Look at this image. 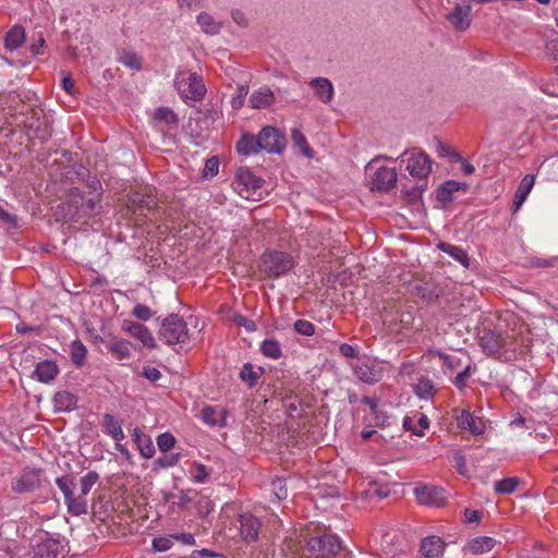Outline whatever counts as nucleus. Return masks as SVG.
<instances>
[{
  "label": "nucleus",
  "mask_w": 558,
  "mask_h": 558,
  "mask_svg": "<svg viewBox=\"0 0 558 558\" xmlns=\"http://www.w3.org/2000/svg\"><path fill=\"white\" fill-rule=\"evenodd\" d=\"M275 102V95L269 87H262L255 90L250 97V105L253 109H266Z\"/></svg>",
  "instance_id": "cd10ccee"
},
{
  "label": "nucleus",
  "mask_w": 558,
  "mask_h": 558,
  "mask_svg": "<svg viewBox=\"0 0 558 558\" xmlns=\"http://www.w3.org/2000/svg\"><path fill=\"white\" fill-rule=\"evenodd\" d=\"M191 476L196 483H205L209 477V472L204 464L194 463L190 470Z\"/></svg>",
  "instance_id": "603ef678"
},
{
  "label": "nucleus",
  "mask_w": 558,
  "mask_h": 558,
  "mask_svg": "<svg viewBox=\"0 0 558 558\" xmlns=\"http://www.w3.org/2000/svg\"><path fill=\"white\" fill-rule=\"evenodd\" d=\"M132 315L142 322H147L151 318L153 312L145 304H136L132 311Z\"/></svg>",
  "instance_id": "4d7b16f0"
},
{
  "label": "nucleus",
  "mask_w": 558,
  "mask_h": 558,
  "mask_svg": "<svg viewBox=\"0 0 558 558\" xmlns=\"http://www.w3.org/2000/svg\"><path fill=\"white\" fill-rule=\"evenodd\" d=\"M133 437L137 449L144 458L149 459L155 454V446L148 435L142 433L140 428H135Z\"/></svg>",
  "instance_id": "f704fd0d"
},
{
  "label": "nucleus",
  "mask_w": 558,
  "mask_h": 558,
  "mask_svg": "<svg viewBox=\"0 0 558 558\" xmlns=\"http://www.w3.org/2000/svg\"><path fill=\"white\" fill-rule=\"evenodd\" d=\"M452 413L460 429L468 430L475 436L484 433V421L481 417L473 415L469 410L453 409Z\"/></svg>",
  "instance_id": "f8f14e48"
},
{
  "label": "nucleus",
  "mask_w": 558,
  "mask_h": 558,
  "mask_svg": "<svg viewBox=\"0 0 558 558\" xmlns=\"http://www.w3.org/2000/svg\"><path fill=\"white\" fill-rule=\"evenodd\" d=\"M102 426L105 428V432L108 435H110L116 441H121L124 439V433L122 430L121 423L112 414H104Z\"/></svg>",
  "instance_id": "c9c22d12"
},
{
  "label": "nucleus",
  "mask_w": 558,
  "mask_h": 558,
  "mask_svg": "<svg viewBox=\"0 0 558 558\" xmlns=\"http://www.w3.org/2000/svg\"><path fill=\"white\" fill-rule=\"evenodd\" d=\"M468 185L465 183H460L454 180H449L442 183L437 190V198L441 203H447L452 201V194L460 190L466 191Z\"/></svg>",
  "instance_id": "c756f323"
},
{
  "label": "nucleus",
  "mask_w": 558,
  "mask_h": 558,
  "mask_svg": "<svg viewBox=\"0 0 558 558\" xmlns=\"http://www.w3.org/2000/svg\"><path fill=\"white\" fill-rule=\"evenodd\" d=\"M174 539L181 542L184 545H194L195 544V537L191 533H179L171 535Z\"/></svg>",
  "instance_id": "774afa93"
},
{
  "label": "nucleus",
  "mask_w": 558,
  "mask_h": 558,
  "mask_svg": "<svg viewBox=\"0 0 558 558\" xmlns=\"http://www.w3.org/2000/svg\"><path fill=\"white\" fill-rule=\"evenodd\" d=\"M433 161L425 153L412 154L407 162V170L413 178L425 179L432 171Z\"/></svg>",
  "instance_id": "2eb2a0df"
},
{
  "label": "nucleus",
  "mask_w": 558,
  "mask_h": 558,
  "mask_svg": "<svg viewBox=\"0 0 558 558\" xmlns=\"http://www.w3.org/2000/svg\"><path fill=\"white\" fill-rule=\"evenodd\" d=\"M427 355L438 357L442 362L444 368L454 372L461 366V360L456 355L447 354L438 350H428Z\"/></svg>",
  "instance_id": "4c0bfd02"
},
{
  "label": "nucleus",
  "mask_w": 558,
  "mask_h": 558,
  "mask_svg": "<svg viewBox=\"0 0 558 558\" xmlns=\"http://www.w3.org/2000/svg\"><path fill=\"white\" fill-rule=\"evenodd\" d=\"M413 391L420 399L429 400L436 396L437 388L432 379L421 376L413 386Z\"/></svg>",
  "instance_id": "473e14b6"
},
{
  "label": "nucleus",
  "mask_w": 558,
  "mask_h": 558,
  "mask_svg": "<svg viewBox=\"0 0 558 558\" xmlns=\"http://www.w3.org/2000/svg\"><path fill=\"white\" fill-rule=\"evenodd\" d=\"M438 247L464 267H469L470 258L465 250L450 243L441 242Z\"/></svg>",
  "instance_id": "e433bc0d"
},
{
  "label": "nucleus",
  "mask_w": 558,
  "mask_h": 558,
  "mask_svg": "<svg viewBox=\"0 0 558 558\" xmlns=\"http://www.w3.org/2000/svg\"><path fill=\"white\" fill-rule=\"evenodd\" d=\"M311 87L314 89L316 97L325 104L332 99L333 87L331 82L325 77H316L310 82Z\"/></svg>",
  "instance_id": "bb28decb"
},
{
  "label": "nucleus",
  "mask_w": 558,
  "mask_h": 558,
  "mask_svg": "<svg viewBox=\"0 0 558 558\" xmlns=\"http://www.w3.org/2000/svg\"><path fill=\"white\" fill-rule=\"evenodd\" d=\"M56 484L63 493L68 511L73 515L87 513V500L82 495H75L76 483L73 476L63 475L56 478Z\"/></svg>",
  "instance_id": "423d86ee"
},
{
  "label": "nucleus",
  "mask_w": 558,
  "mask_h": 558,
  "mask_svg": "<svg viewBox=\"0 0 558 558\" xmlns=\"http://www.w3.org/2000/svg\"><path fill=\"white\" fill-rule=\"evenodd\" d=\"M98 480L99 474L96 471H89L84 476H82L80 480L81 493L78 495H82L86 498L92 487L98 482Z\"/></svg>",
  "instance_id": "a18cd8bd"
},
{
  "label": "nucleus",
  "mask_w": 558,
  "mask_h": 558,
  "mask_svg": "<svg viewBox=\"0 0 558 558\" xmlns=\"http://www.w3.org/2000/svg\"><path fill=\"white\" fill-rule=\"evenodd\" d=\"M122 330L137 339L144 347L149 349L156 348V341L153 333L143 324L125 319L122 323Z\"/></svg>",
  "instance_id": "f3484780"
},
{
  "label": "nucleus",
  "mask_w": 558,
  "mask_h": 558,
  "mask_svg": "<svg viewBox=\"0 0 558 558\" xmlns=\"http://www.w3.org/2000/svg\"><path fill=\"white\" fill-rule=\"evenodd\" d=\"M173 537L171 536H162L153 539V548L156 551H166L170 549L173 545Z\"/></svg>",
  "instance_id": "bf43d9fd"
},
{
  "label": "nucleus",
  "mask_w": 558,
  "mask_h": 558,
  "mask_svg": "<svg viewBox=\"0 0 558 558\" xmlns=\"http://www.w3.org/2000/svg\"><path fill=\"white\" fill-rule=\"evenodd\" d=\"M163 453H165L163 456L157 458L154 461V470L173 466L179 462V460L181 458L180 453H167V452H163Z\"/></svg>",
  "instance_id": "49530a36"
},
{
  "label": "nucleus",
  "mask_w": 558,
  "mask_h": 558,
  "mask_svg": "<svg viewBox=\"0 0 558 558\" xmlns=\"http://www.w3.org/2000/svg\"><path fill=\"white\" fill-rule=\"evenodd\" d=\"M52 402L57 411L70 412L76 408L77 397L68 390H61L53 395Z\"/></svg>",
  "instance_id": "393cba45"
},
{
  "label": "nucleus",
  "mask_w": 558,
  "mask_h": 558,
  "mask_svg": "<svg viewBox=\"0 0 558 558\" xmlns=\"http://www.w3.org/2000/svg\"><path fill=\"white\" fill-rule=\"evenodd\" d=\"M197 23L201 25L202 29L206 34L215 35L219 33L221 28V24L219 22H216L213 16L209 14L202 12L197 16Z\"/></svg>",
  "instance_id": "a19ab883"
},
{
  "label": "nucleus",
  "mask_w": 558,
  "mask_h": 558,
  "mask_svg": "<svg viewBox=\"0 0 558 558\" xmlns=\"http://www.w3.org/2000/svg\"><path fill=\"white\" fill-rule=\"evenodd\" d=\"M190 558H225V556L222 554L204 548L201 550H193Z\"/></svg>",
  "instance_id": "680f3d73"
},
{
  "label": "nucleus",
  "mask_w": 558,
  "mask_h": 558,
  "mask_svg": "<svg viewBox=\"0 0 558 558\" xmlns=\"http://www.w3.org/2000/svg\"><path fill=\"white\" fill-rule=\"evenodd\" d=\"M25 41V29L22 26H13L4 37V48L13 51L20 48Z\"/></svg>",
  "instance_id": "72a5a7b5"
},
{
  "label": "nucleus",
  "mask_w": 558,
  "mask_h": 558,
  "mask_svg": "<svg viewBox=\"0 0 558 558\" xmlns=\"http://www.w3.org/2000/svg\"><path fill=\"white\" fill-rule=\"evenodd\" d=\"M21 123L29 138L46 142L51 136V126L41 109H29Z\"/></svg>",
  "instance_id": "6e6552de"
},
{
  "label": "nucleus",
  "mask_w": 558,
  "mask_h": 558,
  "mask_svg": "<svg viewBox=\"0 0 558 558\" xmlns=\"http://www.w3.org/2000/svg\"><path fill=\"white\" fill-rule=\"evenodd\" d=\"M174 87L184 100L201 101L207 92L202 76L189 71H180L175 75Z\"/></svg>",
  "instance_id": "7ed1b4c3"
},
{
  "label": "nucleus",
  "mask_w": 558,
  "mask_h": 558,
  "mask_svg": "<svg viewBox=\"0 0 558 558\" xmlns=\"http://www.w3.org/2000/svg\"><path fill=\"white\" fill-rule=\"evenodd\" d=\"M436 141V153L438 154L439 157H448V156H452L453 157V153H451V149L449 146H447L445 143H442L439 138H435Z\"/></svg>",
  "instance_id": "69168bd1"
},
{
  "label": "nucleus",
  "mask_w": 558,
  "mask_h": 558,
  "mask_svg": "<svg viewBox=\"0 0 558 558\" xmlns=\"http://www.w3.org/2000/svg\"><path fill=\"white\" fill-rule=\"evenodd\" d=\"M361 401L369 408L372 414L374 415L375 424L377 426L384 425L385 421H386V416L380 415L379 398L364 396Z\"/></svg>",
  "instance_id": "37998d69"
},
{
  "label": "nucleus",
  "mask_w": 558,
  "mask_h": 558,
  "mask_svg": "<svg viewBox=\"0 0 558 558\" xmlns=\"http://www.w3.org/2000/svg\"><path fill=\"white\" fill-rule=\"evenodd\" d=\"M339 351L345 357H349V359L357 357V350L348 343H342L339 347Z\"/></svg>",
  "instance_id": "338daca9"
},
{
  "label": "nucleus",
  "mask_w": 558,
  "mask_h": 558,
  "mask_svg": "<svg viewBox=\"0 0 558 558\" xmlns=\"http://www.w3.org/2000/svg\"><path fill=\"white\" fill-rule=\"evenodd\" d=\"M519 484L517 477H507L495 483V490L498 494H511L515 490Z\"/></svg>",
  "instance_id": "de8ad7c7"
},
{
  "label": "nucleus",
  "mask_w": 558,
  "mask_h": 558,
  "mask_svg": "<svg viewBox=\"0 0 558 558\" xmlns=\"http://www.w3.org/2000/svg\"><path fill=\"white\" fill-rule=\"evenodd\" d=\"M44 481L41 468L25 466L20 474L11 480L10 488L14 494H31L39 489Z\"/></svg>",
  "instance_id": "0eeeda50"
},
{
  "label": "nucleus",
  "mask_w": 558,
  "mask_h": 558,
  "mask_svg": "<svg viewBox=\"0 0 558 558\" xmlns=\"http://www.w3.org/2000/svg\"><path fill=\"white\" fill-rule=\"evenodd\" d=\"M34 558H58L64 546L59 538L46 531H39L32 538Z\"/></svg>",
  "instance_id": "9d476101"
},
{
  "label": "nucleus",
  "mask_w": 558,
  "mask_h": 558,
  "mask_svg": "<svg viewBox=\"0 0 558 558\" xmlns=\"http://www.w3.org/2000/svg\"><path fill=\"white\" fill-rule=\"evenodd\" d=\"M260 352L264 356L278 360L282 356V349L276 339H265L260 344Z\"/></svg>",
  "instance_id": "ea45409f"
},
{
  "label": "nucleus",
  "mask_w": 558,
  "mask_h": 558,
  "mask_svg": "<svg viewBox=\"0 0 558 558\" xmlns=\"http://www.w3.org/2000/svg\"><path fill=\"white\" fill-rule=\"evenodd\" d=\"M158 204L155 195L148 192L136 191L130 193L126 199V206L133 214H143L144 210H153Z\"/></svg>",
  "instance_id": "ddd939ff"
},
{
  "label": "nucleus",
  "mask_w": 558,
  "mask_h": 558,
  "mask_svg": "<svg viewBox=\"0 0 558 558\" xmlns=\"http://www.w3.org/2000/svg\"><path fill=\"white\" fill-rule=\"evenodd\" d=\"M153 118L156 121L165 122L167 125H177L178 116L168 107H159L154 111Z\"/></svg>",
  "instance_id": "79ce46f5"
},
{
  "label": "nucleus",
  "mask_w": 558,
  "mask_h": 558,
  "mask_svg": "<svg viewBox=\"0 0 558 558\" xmlns=\"http://www.w3.org/2000/svg\"><path fill=\"white\" fill-rule=\"evenodd\" d=\"M142 375L153 383L157 381L161 377L160 371L153 366H145Z\"/></svg>",
  "instance_id": "e2e57ef3"
},
{
  "label": "nucleus",
  "mask_w": 558,
  "mask_h": 558,
  "mask_svg": "<svg viewBox=\"0 0 558 558\" xmlns=\"http://www.w3.org/2000/svg\"><path fill=\"white\" fill-rule=\"evenodd\" d=\"M295 266L293 257L282 251H266L262 254L258 269L267 278H278Z\"/></svg>",
  "instance_id": "f03ea898"
},
{
  "label": "nucleus",
  "mask_w": 558,
  "mask_h": 558,
  "mask_svg": "<svg viewBox=\"0 0 558 558\" xmlns=\"http://www.w3.org/2000/svg\"><path fill=\"white\" fill-rule=\"evenodd\" d=\"M118 61L133 70H140L142 68V57L130 49H121L118 53Z\"/></svg>",
  "instance_id": "58836bf2"
},
{
  "label": "nucleus",
  "mask_w": 558,
  "mask_h": 558,
  "mask_svg": "<svg viewBox=\"0 0 558 558\" xmlns=\"http://www.w3.org/2000/svg\"><path fill=\"white\" fill-rule=\"evenodd\" d=\"M414 494L421 505L440 507L446 501L445 490L433 485L417 486Z\"/></svg>",
  "instance_id": "4468645a"
},
{
  "label": "nucleus",
  "mask_w": 558,
  "mask_h": 558,
  "mask_svg": "<svg viewBox=\"0 0 558 558\" xmlns=\"http://www.w3.org/2000/svg\"><path fill=\"white\" fill-rule=\"evenodd\" d=\"M96 341L104 343L111 355L119 361L131 357V342L125 339L113 337L110 341H105L101 337H96Z\"/></svg>",
  "instance_id": "412c9836"
},
{
  "label": "nucleus",
  "mask_w": 558,
  "mask_h": 558,
  "mask_svg": "<svg viewBox=\"0 0 558 558\" xmlns=\"http://www.w3.org/2000/svg\"><path fill=\"white\" fill-rule=\"evenodd\" d=\"M286 136L274 126H264L257 135L243 133L236 142L235 149L242 156H251L265 150L279 154L286 147Z\"/></svg>",
  "instance_id": "f257e3e1"
},
{
  "label": "nucleus",
  "mask_w": 558,
  "mask_h": 558,
  "mask_svg": "<svg viewBox=\"0 0 558 558\" xmlns=\"http://www.w3.org/2000/svg\"><path fill=\"white\" fill-rule=\"evenodd\" d=\"M158 335L168 345L180 344L182 347L190 340L187 325L177 314H171L162 320Z\"/></svg>",
  "instance_id": "20e7f679"
},
{
  "label": "nucleus",
  "mask_w": 558,
  "mask_h": 558,
  "mask_svg": "<svg viewBox=\"0 0 558 558\" xmlns=\"http://www.w3.org/2000/svg\"><path fill=\"white\" fill-rule=\"evenodd\" d=\"M240 534L245 543L256 542L259 535L262 523L251 513L239 514Z\"/></svg>",
  "instance_id": "dca6fc26"
},
{
  "label": "nucleus",
  "mask_w": 558,
  "mask_h": 558,
  "mask_svg": "<svg viewBox=\"0 0 558 558\" xmlns=\"http://www.w3.org/2000/svg\"><path fill=\"white\" fill-rule=\"evenodd\" d=\"M402 426L405 430H409L416 436H423L424 430L429 427V420L426 414L418 413L417 422H414L411 416H405L403 418Z\"/></svg>",
  "instance_id": "2f4dec72"
},
{
  "label": "nucleus",
  "mask_w": 558,
  "mask_h": 558,
  "mask_svg": "<svg viewBox=\"0 0 558 558\" xmlns=\"http://www.w3.org/2000/svg\"><path fill=\"white\" fill-rule=\"evenodd\" d=\"M497 542L489 536H477L470 539L464 546V551L470 555H481L490 551Z\"/></svg>",
  "instance_id": "b1692460"
},
{
  "label": "nucleus",
  "mask_w": 558,
  "mask_h": 558,
  "mask_svg": "<svg viewBox=\"0 0 558 558\" xmlns=\"http://www.w3.org/2000/svg\"><path fill=\"white\" fill-rule=\"evenodd\" d=\"M478 343L487 355L496 359H500L509 351H515L510 337L498 330H483Z\"/></svg>",
  "instance_id": "39448f33"
},
{
  "label": "nucleus",
  "mask_w": 558,
  "mask_h": 558,
  "mask_svg": "<svg viewBox=\"0 0 558 558\" xmlns=\"http://www.w3.org/2000/svg\"><path fill=\"white\" fill-rule=\"evenodd\" d=\"M262 183L263 180L248 168H239L232 187L241 197L250 199L262 187Z\"/></svg>",
  "instance_id": "9b49d317"
},
{
  "label": "nucleus",
  "mask_w": 558,
  "mask_h": 558,
  "mask_svg": "<svg viewBox=\"0 0 558 558\" xmlns=\"http://www.w3.org/2000/svg\"><path fill=\"white\" fill-rule=\"evenodd\" d=\"M445 549V542L436 535H430L422 539L420 553L425 558H437Z\"/></svg>",
  "instance_id": "5701e85b"
},
{
  "label": "nucleus",
  "mask_w": 558,
  "mask_h": 558,
  "mask_svg": "<svg viewBox=\"0 0 558 558\" xmlns=\"http://www.w3.org/2000/svg\"><path fill=\"white\" fill-rule=\"evenodd\" d=\"M397 172L393 168H378L373 175L372 190L388 192L389 190L395 187L397 183Z\"/></svg>",
  "instance_id": "a211bd4d"
},
{
  "label": "nucleus",
  "mask_w": 558,
  "mask_h": 558,
  "mask_svg": "<svg viewBox=\"0 0 558 558\" xmlns=\"http://www.w3.org/2000/svg\"><path fill=\"white\" fill-rule=\"evenodd\" d=\"M248 94V86L240 84L236 87L235 95L231 99V106L234 110H239L244 106L245 97Z\"/></svg>",
  "instance_id": "8fccbe9b"
},
{
  "label": "nucleus",
  "mask_w": 558,
  "mask_h": 558,
  "mask_svg": "<svg viewBox=\"0 0 558 558\" xmlns=\"http://www.w3.org/2000/svg\"><path fill=\"white\" fill-rule=\"evenodd\" d=\"M60 374V368L52 360L38 362L32 377L43 384H51Z\"/></svg>",
  "instance_id": "6ab92c4d"
},
{
  "label": "nucleus",
  "mask_w": 558,
  "mask_h": 558,
  "mask_svg": "<svg viewBox=\"0 0 558 558\" xmlns=\"http://www.w3.org/2000/svg\"><path fill=\"white\" fill-rule=\"evenodd\" d=\"M259 376L260 373L255 372L251 363H245L239 373L240 379L246 383L250 388L257 384Z\"/></svg>",
  "instance_id": "c03bdc74"
},
{
  "label": "nucleus",
  "mask_w": 558,
  "mask_h": 558,
  "mask_svg": "<svg viewBox=\"0 0 558 558\" xmlns=\"http://www.w3.org/2000/svg\"><path fill=\"white\" fill-rule=\"evenodd\" d=\"M234 322L239 326H243L247 331H255L256 330V324L253 320L246 318L245 316L236 315L234 317Z\"/></svg>",
  "instance_id": "0e129e2a"
},
{
  "label": "nucleus",
  "mask_w": 558,
  "mask_h": 558,
  "mask_svg": "<svg viewBox=\"0 0 558 558\" xmlns=\"http://www.w3.org/2000/svg\"><path fill=\"white\" fill-rule=\"evenodd\" d=\"M355 376L363 383L374 385L381 380L383 371L376 365L361 363L354 367Z\"/></svg>",
  "instance_id": "4be33fe9"
},
{
  "label": "nucleus",
  "mask_w": 558,
  "mask_h": 558,
  "mask_svg": "<svg viewBox=\"0 0 558 558\" xmlns=\"http://www.w3.org/2000/svg\"><path fill=\"white\" fill-rule=\"evenodd\" d=\"M534 185V177L531 174H526L520 182L519 187L517 190L518 193L523 195H529L532 187Z\"/></svg>",
  "instance_id": "052dcab7"
},
{
  "label": "nucleus",
  "mask_w": 558,
  "mask_h": 558,
  "mask_svg": "<svg viewBox=\"0 0 558 558\" xmlns=\"http://www.w3.org/2000/svg\"><path fill=\"white\" fill-rule=\"evenodd\" d=\"M291 137H292L293 143L301 148V150L303 151V154L306 157H310V158L313 157V150L310 147V145L306 141V137L300 130H298V129L292 130Z\"/></svg>",
  "instance_id": "09e8293b"
},
{
  "label": "nucleus",
  "mask_w": 558,
  "mask_h": 558,
  "mask_svg": "<svg viewBox=\"0 0 558 558\" xmlns=\"http://www.w3.org/2000/svg\"><path fill=\"white\" fill-rule=\"evenodd\" d=\"M84 204V194L77 187H72L68 192L66 201L63 203L64 206L69 207L70 218L81 217L82 208Z\"/></svg>",
  "instance_id": "a878e982"
},
{
  "label": "nucleus",
  "mask_w": 558,
  "mask_h": 558,
  "mask_svg": "<svg viewBox=\"0 0 558 558\" xmlns=\"http://www.w3.org/2000/svg\"><path fill=\"white\" fill-rule=\"evenodd\" d=\"M157 445L160 451L168 452L174 447L175 438L170 433H163L158 436Z\"/></svg>",
  "instance_id": "6e6d98bb"
},
{
  "label": "nucleus",
  "mask_w": 558,
  "mask_h": 558,
  "mask_svg": "<svg viewBox=\"0 0 558 558\" xmlns=\"http://www.w3.org/2000/svg\"><path fill=\"white\" fill-rule=\"evenodd\" d=\"M100 203V194L96 195L95 197H85L84 196V204L81 213V217H90L97 206Z\"/></svg>",
  "instance_id": "5fc2aeb1"
},
{
  "label": "nucleus",
  "mask_w": 558,
  "mask_h": 558,
  "mask_svg": "<svg viewBox=\"0 0 558 558\" xmlns=\"http://www.w3.org/2000/svg\"><path fill=\"white\" fill-rule=\"evenodd\" d=\"M293 328L296 333L302 336H313L315 333V325L306 319H298L295 320Z\"/></svg>",
  "instance_id": "864d4df0"
},
{
  "label": "nucleus",
  "mask_w": 558,
  "mask_h": 558,
  "mask_svg": "<svg viewBox=\"0 0 558 558\" xmlns=\"http://www.w3.org/2000/svg\"><path fill=\"white\" fill-rule=\"evenodd\" d=\"M307 549L316 558H331L342 550V545L338 536L323 534L311 537L307 541Z\"/></svg>",
  "instance_id": "1a4fd4ad"
},
{
  "label": "nucleus",
  "mask_w": 558,
  "mask_h": 558,
  "mask_svg": "<svg viewBox=\"0 0 558 558\" xmlns=\"http://www.w3.org/2000/svg\"><path fill=\"white\" fill-rule=\"evenodd\" d=\"M87 352V348L80 339L71 342L69 354L71 362L76 368H82L85 366Z\"/></svg>",
  "instance_id": "7c9ffc66"
},
{
  "label": "nucleus",
  "mask_w": 558,
  "mask_h": 558,
  "mask_svg": "<svg viewBox=\"0 0 558 558\" xmlns=\"http://www.w3.org/2000/svg\"><path fill=\"white\" fill-rule=\"evenodd\" d=\"M446 19L454 27L456 31H465L471 25V5L456 4L451 12L446 15Z\"/></svg>",
  "instance_id": "aec40b11"
},
{
  "label": "nucleus",
  "mask_w": 558,
  "mask_h": 558,
  "mask_svg": "<svg viewBox=\"0 0 558 558\" xmlns=\"http://www.w3.org/2000/svg\"><path fill=\"white\" fill-rule=\"evenodd\" d=\"M203 421L210 426H226V410L207 405L202 410Z\"/></svg>",
  "instance_id": "c85d7f7f"
},
{
  "label": "nucleus",
  "mask_w": 558,
  "mask_h": 558,
  "mask_svg": "<svg viewBox=\"0 0 558 558\" xmlns=\"http://www.w3.org/2000/svg\"><path fill=\"white\" fill-rule=\"evenodd\" d=\"M472 367L471 365H466L461 372L457 374L453 379V384L460 389L463 390L466 387V381L471 376Z\"/></svg>",
  "instance_id": "13d9d810"
},
{
  "label": "nucleus",
  "mask_w": 558,
  "mask_h": 558,
  "mask_svg": "<svg viewBox=\"0 0 558 558\" xmlns=\"http://www.w3.org/2000/svg\"><path fill=\"white\" fill-rule=\"evenodd\" d=\"M219 171V159L216 156L208 158L202 171L204 179H211L218 174Z\"/></svg>",
  "instance_id": "3c124183"
}]
</instances>
